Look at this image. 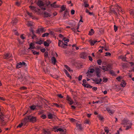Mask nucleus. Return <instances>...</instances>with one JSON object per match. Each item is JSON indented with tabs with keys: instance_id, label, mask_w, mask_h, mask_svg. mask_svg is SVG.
Here are the masks:
<instances>
[{
	"instance_id": "nucleus-8",
	"label": "nucleus",
	"mask_w": 134,
	"mask_h": 134,
	"mask_svg": "<svg viewBox=\"0 0 134 134\" xmlns=\"http://www.w3.org/2000/svg\"><path fill=\"white\" fill-rule=\"evenodd\" d=\"M118 59H122V61H126V57H124L122 55H121L119 56L118 57Z\"/></svg>"
},
{
	"instance_id": "nucleus-29",
	"label": "nucleus",
	"mask_w": 134,
	"mask_h": 134,
	"mask_svg": "<svg viewBox=\"0 0 134 134\" xmlns=\"http://www.w3.org/2000/svg\"><path fill=\"white\" fill-rule=\"evenodd\" d=\"M83 1H84V3L85 5V7H88L89 6V5L88 4H87V3L88 2L87 1H85L84 0Z\"/></svg>"
},
{
	"instance_id": "nucleus-11",
	"label": "nucleus",
	"mask_w": 134,
	"mask_h": 134,
	"mask_svg": "<svg viewBox=\"0 0 134 134\" xmlns=\"http://www.w3.org/2000/svg\"><path fill=\"white\" fill-rule=\"evenodd\" d=\"M29 115L27 116L25 118L24 120H23V122L25 123V124L24 125H26V123L28 121V120H29Z\"/></svg>"
},
{
	"instance_id": "nucleus-59",
	"label": "nucleus",
	"mask_w": 134,
	"mask_h": 134,
	"mask_svg": "<svg viewBox=\"0 0 134 134\" xmlns=\"http://www.w3.org/2000/svg\"><path fill=\"white\" fill-rule=\"evenodd\" d=\"M75 11L73 9H72L71 12V14L72 15L74 14L75 13Z\"/></svg>"
},
{
	"instance_id": "nucleus-6",
	"label": "nucleus",
	"mask_w": 134,
	"mask_h": 134,
	"mask_svg": "<svg viewBox=\"0 0 134 134\" xmlns=\"http://www.w3.org/2000/svg\"><path fill=\"white\" fill-rule=\"evenodd\" d=\"M87 56V54L85 52L82 53L80 55V57L83 59H85Z\"/></svg>"
},
{
	"instance_id": "nucleus-34",
	"label": "nucleus",
	"mask_w": 134,
	"mask_h": 134,
	"mask_svg": "<svg viewBox=\"0 0 134 134\" xmlns=\"http://www.w3.org/2000/svg\"><path fill=\"white\" fill-rule=\"evenodd\" d=\"M130 13L132 16H134V10H131Z\"/></svg>"
},
{
	"instance_id": "nucleus-35",
	"label": "nucleus",
	"mask_w": 134,
	"mask_h": 134,
	"mask_svg": "<svg viewBox=\"0 0 134 134\" xmlns=\"http://www.w3.org/2000/svg\"><path fill=\"white\" fill-rule=\"evenodd\" d=\"M104 130L105 132H106L107 133L109 132V130H108V127L106 126L105 127Z\"/></svg>"
},
{
	"instance_id": "nucleus-16",
	"label": "nucleus",
	"mask_w": 134,
	"mask_h": 134,
	"mask_svg": "<svg viewBox=\"0 0 134 134\" xmlns=\"http://www.w3.org/2000/svg\"><path fill=\"white\" fill-rule=\"evenodd\" d=\"M35 44L33 43H31L30 44V47L29 49H34L35 48V47L34 46Z\"/></svg>"
},
{
	"instance_id": "nucleus-15",
	"label": "nucleus",
	"mask_w": 134,
	"mask_h": 134,
	"mask_svg": "<svg viewBox=\"0 0 134 134\" xmlns=\"http://www.w3.org/2000/svg\"><path fill=\"white\" fill-rule=\"evenodd\" d=\"M64 71L66 74L67 76L68 77H69L70 79L71 78V76L70 75L69 73L65 69H64Z\"/></svg>"
},
{
	"instance_id": "nucleus-45",
	"label": "nucleus",
	"mask_w": 134,
	"mask_h": 134,
	"mask_svg": "<svg viewBox=\"0 0 134 134\" xmlns=\"http://www.w3.org/2000/svg\"><path fill=\"white\" fill-rule=\"evenodd\" d=\"M27 25L28 26H32V24L31 22H28L27 24Z\"/></svg>"
},
{
	"instance_id": "nucleus-33",
	"label": "nucleus",
	"mask_w": 134,
	"mask_h": 134,
	"mask_svg": "<svg viewBox=\"0 0 134 134\" xmlns=\"http://www.w3.org/2000/svg\"><path fill=\"white\" fill-rule=\"evenodd\" d=\"M43 41L42 40H40L38 41L35 42V43L36 44L41 45L43 43Z\"/></svg>"
},
{
	"instance_id": "nucleus-62",
	"label": "nucleus",
	"mask_w": 134,
	"mask_h": 134,
	"mask_svg": "<svg viewBox=\"0 0 134 134\" xmlns=\"http://www.w3.org/2000/svg\"><path fill=\"white\" fill-rule=\"evenodd\" d=\"M62 42H63L60 40H59V41L58 43V46H59L60 47L61 46V45H60V44L61 43V42L62 43Z\"/></svg>"
},
{
	"instance_id": "nucleus-61",
	"label": "nucleus",
	"mask_w": 134,
	"mask_h": 134,
	"mask_svg": "<svg viewBox=\"0 0 134 134\" xmlns=\"http://www.w3.org/2000/svg\"><path fill=\"white\" fill-rule=\"evenodd\" d=\"M121 77L119 76L116 78V79L118 81H120V79H121Z\"/></svg>"
},
{
	"instance_id": "nucleus-25",
	"label": "nucleus",
	"mask_w": 134,
	"mask_h": 134,
	"mask_svg": "<svg viewBox=\"0 0 134 134\" xmlns=\"http://www.w3.org/2000/svg\"><path fill=\"white\" fill-rule=\"evenodd\" d=\"M103 67H104V66H103ZM104 68H103V67H100H100L104 71V72H105V71H108L109 70V69H108L107 67L106 66H104Z\"/></svg>"
},
{
	"instance_id": "nucleus-14",
	"label": "nucleus",
	"mask_w": 134,
	"mask_h": 134,
	"mask_svg": "<svg viewBox=\"0 0 134 134\" xmlns=\"http://www.w3.org/2000/svg\"><path fill=\"white\" fill-rule=\"evenodd\" d=\"M56 3V2H54L53 4H51V7H53L54 8L59 7V6L55 4Z\"/></svg>"
},
{
	"instance_id": "nucleus-55",
	"label": "nucleus",
	"mask_w": 134,
	"mask_h": 134,
	"mask_svg": "<svg viewBox=\"0 0 134 134\" xmlns=\"http://www.w3.org/2000/svg\"><path fill=\"white\" fill-rule=\"evenodd\" d=\"M63 44H64V43L63 42H62V45L60 47L63 48H66V47L65 46V45H63Z\"/></svg>"
},
{
	"instance_id": "nucleus-13",
	"label": "nucleus",
	"mask_w": 134,
	"mask_h": 134,
	"mask_svg": "<svg viewBox=\"0 0 134 134\" xmlns=\"http://www.w3.org/2000/svg\"><path fill=\"white\" fill-rule=\"evenodd\" d=\"M126 84V83L125 81L124 80H123L120 84V85L122 87H124L125 86Z\"/></svg>"
},
{
	"instance_id": "nucleus-4",
	"label": "nucleus",
	"mask_w": 134,
	"mask_h": 134,
	"mask_svg": "<svg viewBox=\"0 0 134 134\" xmlns=\"http://www.w3.org/2000/svg\"><path fill=\"white\" fill-rule=\"evenodd\" d=\"M36 4L40 8L44 5L43 2L41 0H39Z\"/></svg>"
},
{
	"instance_id": "nucleus-19",
	"label": "nucleus",
	"mask_w": 134,
	"mask_h": 134,
	"mask_svg": "<svg viewBox=\"0 0 134 134\" xmlns=\"http://www.w3.org/2000/svg\"><path fill=\"white\" fill-rule=\"evenodd\" d=\"M27 14L30 16V17H32V19H36L32 15V13H30L28 12H27Z\"/></svg>"
},
{
	"instance_id": "nucleus-21",
	"label": "nucleus",
	"mask_w": 134,
	"mask_h": 134,
	"mask_svg": "<svg viewBox=\"0 0 134 134\" xmlns=\"http://www.w3.org/2000/svg\"><path fill=\"white\" fill-rule=\"evenodd\" d=\"M94 33V31L93 29H91L90 31H89L88 35H93Z\"/></svg>"
},
{
	"instance_id": "nucleus-7",
	"label": "nucleus",
	"mask_w": 134,
	"mask_h": 134,
	"mask_svg": "<svg viewBox=\"0 0 134 134\" xmlns=\"http://www.w3.org/2000/svg\"><path fill=\"white\" fill-rule=\"evenodd\" d=\"M69 12V11L66 10L64 12V14L63 17L64 18H68V16L69 17V14L68 13Z\"/></svg>"
},
{
	"instance_id": "nucleus-3",
	"label": "nucleus",
	"mask_w": 134,
	"mask_h": 134,
	"mask_svg": "<svg viewBox=\"0 0 134 134\" xmlns=\"http://www.w3.org/2000/svg\"><path fill=\"white\" fill-rule=\"evenodd\" d=\"M29 120L30 122L33 123L36 121V117H34L33 116L29 115Z\"/></svg>"
},
{
	"instance_id": "nucleus-26",
	"label": "nucleus",
	"mask_w": 134,
	"mask_h": 134,
	"mask_svg": "<svg viewBox=\"0 0 134 134\" xmlns=\"http://www.w3.org/2000/svg\"><path fill=\"white\" fill-rule=\"evenodd\" d=\"M18 21V20L16 19L15 18L12 20V23L13 25H14Z\"/></svg>"
},
{
	"instance_id": "nucleus-20",
	"label": "nucleus",
	"mask_w": 134,
	"mask_h": 134,
	"mask_svg": "<svg viewBox=\"0 0 134 134\" xmlns=\"http://www.w3.org/2000/svg\"><path fill=\"white\" fill-rule=\"evenodd\" d=\"M29 7L32 10H33L35 12H37V10L36 9V7H34V6H32L31 5H30L29 6Z\"/></svg>"
},
{
	"instance_id": "nucleus-12",
	"label": "nucleus",
	"mask_w": 134,
	"mask_h": 134,
	"mask_svg": "<svg viewBox=\"0 0 134 134\" xmlns=\"http://www.w3.org/2000/svg\"><path fill=\"white\" fill-rule=\"evenodd\" d=\"M43 14L44 15V17H50L51 15L50 14L46 12H45Z\"/></svg>"
},
{
	"instance_id": "nucleus-47",
	"label": "nucleus",
	"mask_w": 134,
	"mask_h": 134,
	"mask_svg": "<svg viewBox=\"0 0 134 134\" xmlns=\"http://www.w3.org/2000/svg\"><path fill=\"white\" fill-rule=\"evenodd\" d=\"M88 84H85V83H82V85L83 86L85 87H86L87 88H88V86L87 85Z\"/></svg>"
},
{
	"instance_id": "nucleus-32",
	"label": "nucleus",
	"mask_w": 134,
	"mask_h": 134,
	"mask_svg": "<svg viewBox=\"0 0 134 134\" xmlns=\"http://www.w3.org/2000/svg\"><path fill=\"white\" fill-rule=\"evenodd\" d=\"M36 107V106L33 105L30 106V108L31 110H34L35 109Z\"/></svg>"
},
{
	"instance_id": "nucleus-42",
	"label": "nucleus",
	"mask_w": 134,
	"mask_h": 134,
	"mask_svg": "<svg viewBox=\"0 0 134 134\" xmlns=\"http://www.w3.org/2000/svg\"><path fill=\"white\" fill-rule=\"evenodd\" d=\"M107 110L108 111L109 113H111V114H113V112H112V110L108 108H107Z\"/></svg>"
},
{
	"instance_id": "nucleus-18",
	"label": "nucleus",
	"mask_w": 134,
	"mask_h": 134,
	"mask_svg": "<svg viewBox=\"0 0 134 134\" xmlns=\"http://www.w3.org/2000/svg\"><path fill=\"white\" fill-rule=\"evenodd\" d=\"M109 13H113L114 14H115V15H117L118 14L117 13H116L115 11V10L113 9L112 10H110L109 11Z\"/></svg>"
},
{
	"instance_id": "nucleus-39",
	"label": "nucleus",
	"mask_w": 134,
	"mask_h": 134,
	"mask_svg": "<svg viewBox=\"0 0 134 134\" xmlns=\"http://www.w3.org/2000/svg\"><path fill=\"white\" fill-rule=\"evenodd\" d=\"M97 64L99 65H100L101 64L102 61V60L100 59H98L97 61Z\"/></svg>"
},
{
	"instance_id": "nucleus-31",
	"label": "nucleus",
	"mask_w": 134,
	"mask_h": 134,
	"mask_svg": "<svg viewBox=\"0 0 134 134\" xmlns=\"http://www.w3.org/2000/svg\"><path fill=\"white\" fill-rule=\"evenodd\" d=\"M94 69L93 68L91 69H90V71H89V70L87 71V72L86 73H88L89 72L91 73H92L94 71Z\"/></svg>"
},
{
	"instance_id": "nucleus-5",
	"label": "nucleus",
	"mask_w": 134,
	"mask_h": 134,
	"mask_svg": "<svg viewBox=\"0 0 134 134\" xmlns=\"http://www.w3.org/2000/svg\"><path fill=\"white\" fill-rule=\"evenodd\" d=\"M129 122H131L128 119L125 118L122 121L121 124L123 125H128V123H129Z\"/></svg>"
},
{
	"instance_id": "nucleus-27",
	"label": "nucleus",
	"mask_w": 134,
	"mask_h": 134,
	"mask_svg": "<svg viewBox=\"0 0 134 134\" xmlns=\"http://www.w3.org/2000/svg\"><path fill=\"white\" fill-rule=\"evenodd\" d=\"M43 131L44 134H50L51 133L50 131H47L45 129H43Z\"/></svg>"
},
{
	"instance_id": "nucleus-48",
	"label": "nucleus",
	"mask_w": 134,
	"mask_h": 134,
	"mask_svg": "<svg viewBox=\"0 0 134 134\" xmlns=\"http://www.w3.org/2000/svg\"><path fill=\"white\" fill-rule=\"evenodd\" d=\"M23 123H21V124H19L17 126V128L21 127L23 125Z\"/></svg>"
},
{
	"instance_id": "nucleus-23",
	"label": "nucleus",
	"mask_w": 134,
	"mask_h": 134,
	"mask_svg": "<svg viewBox=\"0 0 134 134\" xmlns=\"http://www.w3.org/2000/svg\"><path fill=\"white\" fill-rule=\"evenodd\" d=\"M76 126L77 127H79V129L81 131L82 129V127L81 124H78V123H76Z\"/></svg>"
},
{
	"instance_id": "nucleus-58",
	"label": "nucleus",
	"mask_w": 134,
	"mask_h": 134,
	"mask_svg": "<svg viewBox=\"0 0 134 134\" xmlns=\"http://www.w3.org/2000/svg\"><path fill=\"white\" fill-rule=\"evenodd\" d=\"M57 96L60 98H63V97L62 96L61 94H58L57 95Z\"/></svg>"
},
{
	"instance_id": "nucleus-41",
	"label": "nucleus",
	"mask_w": 134,
	"mask_h": 134,
	"mask_svg": "<svg viewBox=\"0 0 134 134\" xmlns=\"http://www.w3.org/2000/svg\"><path fill=\"white\" fill-rule=\"evenodd\" d=\"M107 67L108 69H109V70L112 69L111 65L110 64H108L107 65Z\"/></svg>"
},
{
	"instance_id": "nucleus-37",
	"label": "nucleus",
	"mask_w": 134,
	"mask_h": 134,
	"mask_svg": "<svg viewBox=\"0 0 134 134\" xmlns=\"http://www.w3.org/2000/svg\"><path fill=\"white\" fill-rule=\"evenodd\" d=\"M58 131L63 132L64 131V130L62 128H59L58 129H57L56 131H55V132L57 131V132H58Z\"/></svg>"
},
{
	"instance_id": "nucleus-22",
	"label": "nucleus",
	"mask_w": 134,
	"mask_h": 134,
	"mask_svg": "<svg viewBox=\"0 0 134 134\" xmlns=\"http://www.w3.org/2000/svg\"><path fill=\"white\" fill-rule=\"evenodd\" d=\"M22 63L20 62L18 64H17L16 66V67L17 68H19L22 66Z\"/></svg>"
},
{
	"instance_id": "nucleus-17",
	"label": "nucleus",
	"mask_w": 134,
	"mask_h": 134,
	"mask_svg": "<svg viewBox=\"0 0 134 134\" xmlns=\"http://www.w3.org/2000/svg\"><path fill=\"white\" fill-rule=\"evenodd\" d=\"M128 125H129L126 126V128L125 129L126 130H127L129 129L131 127V126L132 125V123L131 122H129V123H128Z\"/></svg>"
},
{
	"instance_id": "nucleus-1",
	"label": "nucleus",
	"mask_w": 134,
	"mask_h": 134,
	"mask_svg": "<svg viewBox=\"0 0 134 134\" xmlns=\"http://www.w3.org/2000/svg\"><path fill=\"white\" fill-rule=\"evenodd\" d=\"M4 115L2 113L0 114V123H3L2 125H4L5 123L4 122Z\"/></svg>"
},
{
	"instance_id": "nucleus-38",
	"label": "nucleus",
	"mask_w": 134,
	"mask_h": 134,
	"mask_svg": "<svg viewBox=\"0 0 134 134\" xmlns=\"http://www.w3.org/2000/svg\"><path fill=\"white\" fill-rule=\"evenodd\" d=\"M49 35V34L48 33H45L42 35V37H44L45 36L47 37Z\"/></svg>"
},
{
	"instance_id": "nucleus-24",
	"label": "nucleus",
	"mask_w": 134,
	"mask_h": 134,
	"mask_svg": "<svg viewBox=\"0 0 134 134\" xmlns=\"http://www.w3.org/2000/svg\"><path fill=\"white\" fill-rule=\"evenodd\" d=\"M110 74L111 75L113 76H116V74L114 72V71L113 70H111L109 71Z\"/></svg>"
},
{
	"instance_id": "nucleus-44",
	"label": "nucleus",
	"mask_w": 134,
	"mask_h": 134,
	"mask_svg": "<svg viewBox=\"0 0 134 134\" xmlns=\"http://www.w3.org/2000/svg\"><path fill=\"white\" fill-rule=\"evenodd\" d=\"M9 55V54H8V53L6 54H4V55L3 57V58L4 59H6L8 57Z\"/></svg>"
},
{
	"instance_id": "nucleus-51",
	"label": "nucleus",
	"mask_w": 134,
	"mask_h": 134,
	"mask_svg": "<svg viewBox=\"0 0 134 134\" xmlns=\"http://www.w3.org/2000/svg\"><path fill=\"white\" fill-rule=\"evenodd\" d=\"M91 79L92 80L94 81L95 82L96 84V83L97 82H98V80L97 79H93V78H91Z\"/></svg>"
},
{
	"instance_id": "nucleus-40",
	"label": "nucleus",
	"mask_w": 134,
	"mask_h": 134,
	"mask_svg": "<svg viewBox=\"0 0 134 134\" xmlns=\"http://www.w3.org/2000/svg\"><path fill=\"white\" fill-rule=\"evenodd\" d=\"M44 44L45 46L48 47L49 46V44L46 41L44 42Z\"/></svg>"
},
{
	"instance_id": "nucleus-9",
	"label": "nucleus",
	"mask_w": 134,
	"mask_h": 134,
	"mask_svg": "<svg viewBox=\"0 0 134 134\" xmlns=\"http://www.w3.org/2000/svg\"><path fill=\"white\" fill-rule=\"evenodd\" d=\"M51 60L52 63L54 65H55L57 62V60L55 57H52Z\"/></svg>"
},
{
	"instance_id": "nucleus-54",
	"label": "nucleus",
	"mask_w": 134,
	"mask_h": 134,
	"mask_svg": "<svg viewBox=\"0 0 134 134\" xmlns=\"http://www.w3.org/2000/svg\"><path fill=\"white\" fill-rule=\"evenodd\" d=\"M51 4V2L49 1H48V2H47L46 3V5L47 7H48L49 5H50Z\"/></svg>"
},
{
	"instance_id": "nucleus-63",
	"label": "nucleus",
	"mask_w": 134,
	"mask_h": 134,
	"mask_svg": "<svg viewBox=\"0 0 134 134\" xmlns=\"http://www.w3.org/2000/svg\"><path fill=\"white\" fill-rule=\"evenodd\" d=\"M89 121L88 120H86L85 121V122H84V123L86 124H89Z\"/></svg>"
},
{
	"instance_id": "nucleus-46",
	"label": "nucleus",
	"mask_w": 134,
	"mask_h": 134,
	"mask_svg": "<svg viewBox=\"0 0 134 134\" xmlns=\"http://www.w3.org/2000/svg\"><path fill=\"white\" fill-rule=\"evenodd\" d=\"M44 57L47 58L48 57V52H45L44 54Z\"/></svg>"
},
{
	"instance_id": "nucleus-28",
	"label": "nucleus",
	"mask_w": 134,
	"mask_h": 134,
	"mask_svg": "<svg viewBox=\"0 0 134 134\" xmlns=\"http://www.w3.org/2000/svg\"><path fill=\"white\" fill-rule=\"evenodd\" d=\"M48 118L49 119H52L53 118V115L51 113H49L48 115Z\"/></svg>"
},
{
	"instance_id": "nucleus-30",
	"label": "nucleus",
	"mask_w": 134,
	"mask_h": 134,
	"mask_svg": "<svg viewBox=\"0 0 134 134\" xmlns=\"http://www.w3.org/2000/svg\"><path fill=\"white\" fill-rule=\"evenodd\" d=\"M97 117L99 119V120H103L104 119V118L103 117L101 116L100 115H98L97 116Z\"/></svg>"
},
{
	"instance_id": "nucleus-52",
	"label": "nucleus",
	"mask_w": 134,
	"mask_h": 134,
	"mask_svg": "<svg viewBox=\"0 0 134 134\" xmlns=\"http://www.w3.org/2000/svg\"><path fill=\"white\" fill-rule=\"evenodd\" d=\"M105 56H110L111 55V53H110L109 52H106L105 53Z\"/></svg>"
},
{
	"instance_id": "nucleus-49",
	"label": "nucleus",
	"mask_w": 134,
	"mask_h": 134,
	"mask_svg": "<svg viewBox=\"0 0 134 134\" xmlns=\"http://www.w3.org/2000/svg\"><path fill=\"white\" fill-rule=\"evenodd\" d=\"M61 9H62L63 10H65L66 9V7L64 6V5H62L61 7Z\"/></svg>"
},
{
	"instance_id": "nucleus-64",
	"label": "nucleus",
	"mask_w": 134,
	"mask_h": 134,
	"mask_svg": "<svg viewBox=\"0 0 134 134\" xmlns=\"http://www.w3.org/2000/svg\"><path fill=\"white\" fill-rule=\"evenodd\" d=\"M69 103L71 105L73 103V101L71 100L70 101H69Z\"/></svg>"
},
{
	"instance_id": "nucleus-50",
	"label": "nucleus",
	"mask_w": 134,
	"mask_h": 134,
	"mask_svg": "<svg viewBox=\"0 0 134 134\" xmlns=\"http://www.w3.org/2000/svg\"><path fill=\"white\" fill-rule=\"evenodd\" d=\"M41 118H42L43 119H45L46 118V116L45 115L42 114L41 116Z\"/></svg>"
},
{
	"instance_id": "nucleus-60",
	"label": "nucleus",
	"mask_w": 134,
	"mask_h": 134,
	"mask_svg": "<svg viewBox=\"0 0 134 134\" xmlns=\"http://www.w3.org/2000/svg\"><path fill=\"white\" fill-rule=\"evenodd\" d=\"M114 30H115V32H116L118 30L117 27L115 25H114Z\"/></svg>"
},
{
	"instance_id": "nucleus-57",
	"label": "nucleus",
	"mask_w": 134,
	"mask_h": 134,
	"mask_svg": "<svg viewBox=\"0 0 134 134\" xmlns=\"http://www.w3.org/2000/svg\"><path fill=\"white\" fill-rule=\"evenodd\" d=\"M66 100L69 101L71 100V98L69 97V96L68 95L66 97Z\"/></svg>"
},
{
	"instance_id": "nucleus-43",
	"label": "nucleus",
	"mask_w": 134,
	"mask_h": 134,
	"mask_svg": "<svg viewBox=\"0 0 134 134\" xmlns=\"http://www.w3.org/2000/svg\"><path fill=\"white\" fill-rule=\"evenodd\" d=\"M32 51L33 52V53L34 55L37 54V55H38L39 54V52H37L34 51L33 50H32Z\"/></svg>"
},
{
	"instance_id": "nucleus-2",
	"label": "nucleus",
	"mask_w": 134,
	"mask_h": 134,
	"mask_svg": "<svg viewBox=\"0 0 134 134\" xmlns=\"http://www.w3.org/2000/svg\"><path fill=\"white\" fill-rule=\"evenodd\" d=\"M95 70L97 76L98 77H100L101 74L99 69L98 68H96Z\"/></svg>"
},
{
	"instance_id": "nucleus-10",
	"label": "nucleus",
	"mask_w": 134,
	"mask_h": 134,
	"mask_svg": "<svg viewBox=\"0 0 134 134\" xmlns=\"http://www.w3.org/2000/svg\"><path fill=\"white\" fill-rule=\"evenodd\" d=\"M100 41H98L96 40L90 41V42L91 46H93L96 42H100Z\"/></svg>"
},
{
	"instance_id": "nucleus-56",
	"label": "nucleus",
	"mask_w": 134,
	"mask_h": 134,
	"mask_svg": "<svg viewBox=\"0 0 134 134\" xmlns=\"http://www.w3.org/2000/svg\"><path fill=\"white\" fill-rule=\"evenodd\" d=\"M82 78V76L81 75H80L79 76L78 78V80L79 81H81Z\"/></svg>"
},
{
	"instance_id": "nucleus-53",
	"label": "nucleus",
	"mask_w": 134,
	"mask_h": 134,
	"mask_svg": "<svg viewBox=\"0 0 134 134\" xmlns=\"http://www.w3.org/2000/svg\"><path fill=\"white\" fill-rule=\"evenodd\" d=\"M108 80V79L107 78H103V82H107Z\"/></svg>"
},
{
	"instance_id": "nucleus-36",
	"label": "nucleus",
	"mask_w": 134,
	"mask_h": 134,
	"mask_svg": "<svg viewBox=\"0 0 134 134\" xmlns=\"http://www.w3.org/2000/svg\"><path fill=\"white\" fill-rule=\"evenodd\" d=\"M64 66L66 68V69L69 71H71L70 68L67 65H64Z\"/></svg>"
}]
</instances>
